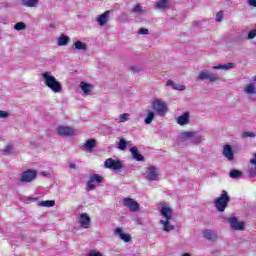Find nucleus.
I'll return each mask as SVG.
<instances>
[{
    "mask_svg": "<svg viewBox=\"0 0 256 256\" xmlns=\"http://www.w3.org/2000/svg\"><path fill=\"white\" fill-rule=\"evenodd\" d=\"M42 79L44 82V85L48 87V89L52 90L53 93H61L63 91V86L61 85V82L53 76V74L49 71L42 73Z\"/></svg>",
    "mask_w": 256,
    "mask_h": 256,
    "instance_id": "1",
    "label": "nucleus"
},
{
    "mask_svg": "<svg viewBox=\"0 0 256 256\" xmlns=\"http://www.w3.org/2000/svg\"><path fill=\"white\" fill-rule=\"evenodd\" d=\"M197 79L198 81H209V83H219V81H221V77L207 70L198 72Z\"/></svg>",
    "mask_w": 256,
    "mask_h": 256,
    "instance_id": "2",
    "label": "nucleus"
},
{
    "mask_svg": "<svg viewBox=\"0 0 256 256\" xmlns=\"http://www.w3.org/2000/svg\"><path fill=\"white\" fill-rule=\"evenodd\" d=\"M230 201L231 198L229 197V194L226 190H223L220 197L215 200V207L218 211H220V213H223Z\"/></svg>",
    "mask_w": 256,
    "mask_h": 256,
    "instance_id": "3",
    "label": "nucleus"
},
{
    "mask_svg": "<svg viewBox=\"0 0 256 256\" xmlns=\"http://www.w3.org/2000/svg\"><path fill=\"white\" fill-rule=\"evenodd\" d=\"M100 183H103V176L99 174L90 175L86 186L87 191H93Z\"/></svg>",
    "mask_w": 256,
    "mask_h": 256,
    "instance_id": "4",
    "label": "nucleus"
},
{
    "mask_svg": "<svg viewBox=\"0 0 256 256\" xmlns=\"http://www.w3.org/2000/svg\"><path fill=\"white\" fill-rule=\"evenodd\" d=\"M152 109L158 113L160 117H163L167 113V104L159 99L152 102Z\"/></svg>",
    "mask_w": 256,
    "mask_h": 256,
    "instance_id": "5",
    "label": "nucleus"
},
{
    "mask_svg": "<svg viewBox=\"0 0 256 256\" xmlns=\"http://www.w3.org/2000/svg\"><path fill=\"white\" fill-rule=\"evenodd\" d=\"M104 167L106 169H112L113 171H119V169H123V162L121 160H115L113 158H108L104 162Z\"/></svg>",
    "mask_w": 256,
    "mask_h": 256,
    "instance_id": "6",
    "label": "nucleus"
},
{
    "mask_svg": "<svg viewBox=\"0 0 256 256\" xmlns=\"http://www.w3.org/2000/svg\"><path fill=\"white\" fill-rule=\"evenodd\" d=\"M227 222L229 223L231 229L234 231H244L245 230V223L239 221L237 217H229L227 218Z\"/></svg>",
    "mask_w": 256,
    "mask_h": 256,
    "instance_id": "7",
    "label": "nucleus"
},
{
    "mask_svg": "<svg viewBox=\"0 0 256 256\" xmlns=\"http://www.w3.org/2000/svg\"><path fill=\"white\" fill-rule=\"evenodd\" d=\"M56 131L60 137H73V135H75V129L71 126L61 125L56 128Z\"/></svg>",
    "mask_w": 256,
    "mask_h": 256,
    "instance_id": "8",
    "label": "nucleus"
},
{
    "mask_svg": "<svg viewBox=\"0 0 256 256\" xmlns=\"http://www.w3.org/2000/svg\"><path fill=\"white\" fill-rule=\"evenodd\" d=\"M37 178V171L28 169L22 173L20 181L22 183H31L34 179Z\"/></svg>",
    "mask_w": 256,
    "mask_h": 256,
    "instance_id": "9",
    "label": "nucleus"
},
{
    "mask_svg": "<svg viewBox=\"0 0 256 256\" xmlns=\"http://www.w3.org/2000/svg\"><path fill=\"white\" fill-rule=\"evenodd\" d=\"M160 214L164 218V220L173 219V209L167 203H161Z\"/></svg>",
    "mask_w": 256,
    "mask_h": 256,
    "instance_id": "10",
    "label": "nucleus"
},
{
    "mask_svg": "<svg viewBox=\"0 0 256 256\" xmlns=\"http://www.w3.org/2000/svg\"><path fill=\"white\" fill-rule=\"evenodd\" d=\"M146 181H159V173L157 167L150 166L146 171Z\"/></svg>",
    "mask_w": 256,
    "mask_h": 256,
    "instance_id": "11",
    "label": "nucleus"
},
{
    "mask_svg": "<svg viewBox=\"0 0 256 256\" xmlns=\"http://www.w3.org/2000/svg\"><path fill=\"white\" fill-rule=\"evenodd\" d=\"M78 223L82 229H89L91 227V217H89V214L83 213L80 215Z\"/></svg>",
    "mask_w": 256,
    "mask_h": 256,
    "instance_id": "12",
    "label": "nucleus"
},
{
    "mask_svg": "<svg viewBox=\"0 0 256 256\" xmlns=\"http://www.w3.org/2000/svg\"><path fill=\"white\" fill-rule=\"evenodd\" d=\"M123 203L125 207H128V209H130V211H139V203H137L135 200L131 198H124Z\"/></svg>",
    "mask_w": 256,
    "mask_h": 256,
    "instance_id": "13",
    "label": "nucleus"
},
{
    "mask_svg": "<svg viewBox=\"0 0 256 256\" xmlns=\"http://www.w3.org/2000/svg\"><path fill=\"white\" fill-rule=\"evenodd\" d=\"M222 155H224V157L228 159V161H233V159H235V154L233 153V147H231V145L229 144L224 145Z\"/></svg>",
    "mask_w": 256,
    "mask_h": 256,
    "instance_id": "14",
    "label": "nucleus"
},
{
    "mask_svg": "<svg viewBox=\"0 0 256 256\" xmlns=\"http://www.w3.org/2000/svg\"><path fill=\"white\" fill-rule=\"evenodd\" d=\"M154 7L160 11H167L171 9V2H169V0H159L155 3Z\"/></svg>",
    "mask_w": 256,
    "mask_h": 256,
    "instance_id": "15",
    "label": "nucleus"
},
{
    "mask_svg": "<svg viewBox=\"0 0 256 256\" xmlns=\"http://www.w3.org/2000/svg\"><path fill=\"white\" fill-rule=\"evenodd\" d=\"M114 235L119 237L122 241H124V243H129V241H131V235L123 232L122 228H116L114 231Z\"/></svg>",
    "mask_w": 256,
    "mask_h": 256,
    "instance_id": "16",
    "label": "nucleus"
},
{
    "mask_svg": "<svg viewBox=\"0 0 256 256\" xmlns=\"http://www.w3.org/2000/svg\"><path fill=\"white\" fill-rule=\"evenodd\" d=\"M197 135V132L186 131L182 132L178 136V143H183V141H187V139H193Z\"/></svg>",
    "mask_w": 256,
    "mask_h": 256,
    "instance_id": "17",
    "label": "nucleus"
},
{
    "mask_svg": "<svg viewBox=\"0 0 256 256\" xmlns=\"http://www.w3.org/2000/svg\"><path fill=\"white\" fill-rule=\"evenodd\" d=\"M110 11H105L103 14L99 15L97 18V22L100 25V27H105L107 25V21H109V15Z\"/></svg>",
    "mask_w": 256,
    "mask_h": 256,
    "instance_id": "18",
    "label": "nucleus"
},
{
    "mask_svg": "<svg viewBox=\"0 0 256 256\" xmlns=\"http://www.w3.org/2000/svg\"><path fill=\"white\" fill-rule=\"evenodd\" d=\"M191 118L189 112H185L182 115L178 116L177 123L178 125H189V119Z\"/></svg>",
    "mask_w": 256,
    "mask_h": 256,
    "instance_id": "19",
    "label": "nucleus"
},
{
    "mask_svg": "<svg viewBox=\"0 0 256 256\" xmlns=\"http://www.w3.org/2000/svg\"><path fill=\"white\" fill-rule=\"evenodd\" d=\"M130 153L135 161H145V157L139 153V149L136 146L130 149Z\"/></svg>",
    "mask_w": 256,
    "mask_h": 256,
    "instance_id": "20",
    "label": "nucleus"
},
{
    "mask_svg": "<svg viewBox=\"0 0 256 256\" xmlns=\"http://www.w3.org/2000/svg\"><path fill=\"white\" fill-rule=\"evenodd\" d=\"M160 225H163V231L165 233H169V231H173L175 229V226L171 224V220H160Z\"/></svg>",
    "mask_w": 256,
    "mask_h": 256,
    "instance_id": "21",
    "label": "nucleus"
},
{
    "mask_svg": "<svg viewBox=\"0 0 256 256\" xmlns=\"http://www.w3.org/2000/svg\"><path fill=\"white\" fill-rule=\"evenodd\" d=\"M24 7L35 8L39 5V0H20Z\"/></svg>",
    "mask_w": 256,
    "mask_h": 256,
    "instance_id": "22",
    "label": "nucleus"
},
{
    "mask_svg": "<svg viewBox=\"0 0 256 256\" xmlns=\"http://www.w3.org/2000/svg\"><path fill=\"white\" fill-rule=\"evenodd\" d=\"M233 67H235V64L227 63V64H220V65H217V66H213V69L222 70V71H229V69H233Z\"/></svg>",
    "mask_w": 256,
    "mask_h": 256,
    "instance_id": "23",
    "label": "nucleus"
},
{
    "mask_svg": "<svg viewBox=\"0 0 256 256\" xmlns=\"http://www.w3.org/2000/svg\"><path fill=\"white\" fill-rule=\"evenodd\" d=\"M167 85L175 89L176 91H185V85L177 84L173 80H168Z\"/></svg>",
    "mask_w": 256,
    "mask_h": 256,
    "instance_id": "24",
    "label": "nucleus"
},
{
    "mask_svg": "<svg viewBox=\"0 0 256 256\" xmlns=\"http://www.w3.org/2000/svg\"><path fill=\"white\" fill-rule=\"evenodd\" d=\"M80 89H82L85 95H89V93H91V89H93V86L89 83L81 82Z\"/></svg>",
    "mask_w": 256,
    "mask_h": 256,
    "instance_id": "25",
    "label": "nucleus"
},
{
    "mask_svg": "<svg viewBox=\"0 0 256 256\" xmlns=\"http://www.w3.org/2000/svg\"><path fill=\"white\" fill-rule=\"evenodd\" d=\"M95 145H97V142L93 139H89L85 142L84 149H86V151H92Z\"/></svg>",
    "mask_w": 256,
    "mask_h": 256,
    "instance_id": "26",
    "label": "nucleus"
},
{
    "mask_svg": "<svg viewBox=\"0 0 256 256\" xmlns=\"http://www.w3.org/2000/svg\"><path fill=\"white\" fill-rule=\"evenodd\" d=\"M153 119H155V112L148 110L147 117L144 120L146 125H151L153 123Z\"/></svg>",
    "mask_w": 256,
    "mask_h": 256,
    "instance_id": "27",
    "label": "nucleus"
},
{
    "mask_svg": "<svg viewBox=\"0 0 256 256\" xmlns=\"http://www.w3.org/2000/svg\"><path fill=\"white\" fill-rule=\"evenodd\" d=\"M244 92L246 93V95H256V88H255V85H253V84H248V85L244 88Z\"/></svg>",
    "mask_w": 256,
    "mask_h": 256,
    "instance_id": "28",
    "label": "nucleus"
},
{
    "mask_svg": "<svg viewBox=\"0 0 256 256\" xmlns=\"http://www.w3.org/2000/svg\"><path fill=\"white\" fill-rule=\"evenodd\" d=\"M68 43H69V38L65 34H62L58 39V46L65 47V45H67Z\"/></svg>",
    "mask_w": 256,
    "mask_h": 256,
    "instance_id": "29",
    "label": "nucleus"
},
{
    "mask_svg": "<svg viewBox=\"0 0 256 256\" xmlns=\"http://www.w3.org/2000/svg\"><path fill=\"white\" fill-rule=\"evenodd\" d=\"M205 239H208V241H215L217 239V234L213 233L211 230H206L204 232Z\"/></svg>",
    "mask_w": 256,
    "mask_h": 256,
    "instance_id": "30",
    "label": "nucleus"
},
{
    "mask_svg": "<svg viewBox=\"0 0 256 256\" xmlns=\"http://www.w3.org/2000/svg\"><path fill=\"white\" fill-rule=\"evenodd\" d=\"M74 47L75 49H77V51H87V45L85 44V42L76 41L74 43Z\"/></svg>",
    "mask_w": 256,
    "mask_h": 256,
    "instance_id": "31",
    "label": "nucleus"
},
{
    "mask_svg": "<svg viewBox=\"0 0 256 256\" xmlns=\"http://www.w3.org/2000/svg\"><path fill=\"white\" fill-rule=\"evenodd\" d=\"M241 175H243V172H241L237 169H233L229 172V177L231 179H240Z\"/></svg>",
    "mask_w": 256,
    "mask_h": 256,
    "instance_id": "32",
    "label": "nucleus"
},
{
    "mask_svg": "<svg viewBox=\"0 0 256 256\" xmlns=\"http://www.w3.org/2000/svg\"><path fill=\"white\" fill-rule=\"evenodd\" d=\"M40 207H55V200H45L39 203Z\"/></svg>",
    "mask_w": 256,
    "mask_h": 256,
    "instance_id": "33",
    "label": "nucleus"
},
{
    "mask_svg": "<svg viewBox=\"0 0 256 256\" xmlns=\"http://www.w3.org/2000/svg\"><path fill=\"white\" fill-rule=\"evenodd\" d=\"M129 117H131L129 113L120 114L118 123H126V121H129Z\"/></svg>",
    "mask_w": 256,
    "mask_h": 256,
    "instance_id": "34",
    "label": "nucleus"
},
{
    "mask_svg": "<svg viewBox=\"0 0 256 256\" xmlns=\"http://www.w3.org/2000/svg\"><path fill=\"white\" fill-rule=\"evenodd\" d=\"M241 137H242V139H247V137L255 138L256 134H255V132L244 131V132L241 133Z\"/></svg>",
    "mask_w": 256,
    "mask_h": 256,
    "instance_id": "35",
    "label": "nucleus"
},
{
    "mask_svg": "<svg viewBox=\"0 0 256 256\" xmlns=\"http://www.w3.org/2000/svg\"><path fill=\"white\" fill-rule=\"evenodd\" d=\"M127 147V141H125V138H121L118 143V149L120 151H125V148Z\"/></svg>",
    "mask_w": 256,
    "mask_h": 256,
    "instance_id": "36",
    "label": "nucleus"
},
{
    "mask_svg": "<svg viewBox=\"0 0 256 256\" xmlns=\"http://www.w3.org/2000/svg\"><path fill=\"white\" fill-rule=\"evenodd\" d=\"M25 23H23V22H18V23H16L15 25H14V29L16 30V31H23V29H25Z\"/></svg>",
    "mask_w": 256,
    "mask_h": 256,
    "instance_id": "37",
    "label": "nucleus"
},
{
    "mask_svg": "<svg viewBox=\"0 0 256 256\" xmlns=\"http://www.w3.org/2000/svg\"><path fill=\"white\" fill-rule=\"evenodd\" d=\"M132 13H143V6H141L140 4L136 5L132 9Z\"/></svg>",
    "mask_w": 256,
    "mask_h": 256,
    "instance_id": "38",
    "label": "nucleus"
},
{
    "mask_svg": "<svg viewBox=\"0 0 256 256\" xmlns=\"http://www.w3.org/2000/svg\"><path fill=\"white\" fill-rule=\"evenodd\" d=\"M193 139H194L193 142H194L196 145L199 144V143H203V141H204L203 137L197 136V134H195V136H194Z\"/></svg>",
    "mask_w": 256,
    "mask_h": 256,
    "instance_id": "39",
    "label": "nucleus"
},
{
    "mask_svg": "<svg viewBox=\"0 0 256 256\" xmlns=\"http://www.w3.org/2000/svg\"><path fill=\"white\" fill-rule=\"evenodd\" d=\"M216 21L218 23H221V21H223V11H220L216 14Z\"/></svg>",
    "mask_w": 256,
    "mask_h": 256,
    "instance_id": "40",
    "label": "nucleus"
},
{
    "mask_svg": "<svg viewBox=\"0 0 256 256\" xmlns=\"http://www.w3.org/2000/svg\"><path fill=\"white\" fill-rule=\"evenodd\" d=\"M87 256H103L101 252H97L95 250H91Z\"/></svg>",
    "mask_w": 256,
    "mask_h": 256,
    "instance_id": "41",
    "label": "nucleus"
},
{
    "mask_svg": "<svg viewBox=\"0 0 256 256\" xmlns=\"http://www.w3.org/2000/svg\"><path fill=\"white\" fill-rule=\"evenodd\" d=\"M139 35H149V30L148 29H145V28H141L139 31H138Z\"/></svg>",
    "mask_w": 256,
    "mask_h": 256,
    "instance_id": "42",
    "label": "nucleus"
},
{
    "mask_svg": "<svg viewBox=\"0 0 256 256\" xmlns=\"http://www.w3.org/2000/svg\"><path fill=\"white\" fill-rule=\"evenodd\" d=\"M9 117V113L0 110V119H7Z\"/></svg>",
    "mask_w": 256,
    "mask_h": 256,
    "instance_id": "43",
    "label": "nucleus"
},
{
    "mask_svg": "<svg viewBox=\"0 0 256 256\" xmlns=\"http://www.w3.org/2000/svg\"><path fill=\"white\" fill-rule=\"evenodd\" d=\"M4 153H8V154L13 153V146L11 145L6 146L4 149Z\"/></svg>",
    "mask_w": 256,
    "mask_h": 256,
    "instance_id": "44",
    "label": "nucleus"
},
{
    "mask_svg": "<svg viewBox=\"0 0 256 256\" xmlns=\"http://www.w3.org/2000/svg\"><path fill=\"white\" fill-rule=\"evenodd\" d=\"M251 165L254 167V171H256V153L254 154V157L250 160ZM256 175V172H255Z\"/></svg>",
    "mask_w": 256,
    "mask_h": 256,
    "instance_id": "45",
    "label": "nucleus"
},
{
    "mask_svg": "<svg viewBox=\"0 0 256 256\" xmlns=\"http://www.w3.org/2000/svg\"><path fill=\"white\" fill-rule=\"evenodd\" d=\"M248 5H250V7L256 8V0H248Z\"/></svg>",
    "mask_w": 256,
    "mask_h": 256,
    "instance_id": "46",
    "label": "nucleus"
},
{
    "mask_svg": "<svg viewBox=\"0 0 256 256\" xmlns=\"http://www.w3.org/2000/svg\"><path fill=\"white\" fill-rule=\"evenodd\" d=\"M70 169H77V165L75 163L69 164Z\"/></svg>",
    "mask_w": 256,
    "mask_h": 256,
    "instance_id": "47",
    "label": "nucleus"
},
{
    "mask_svg": "<svg viewBox=\"0 0 256 256\" xmlns=\"http://www.w3.org/2000/svg\"><path fill=\"white\" fill-rule=\"evenodd\" d=\"M194 27H199V22H193Z\"/></svg>",
    "mask_w": 256,
    "mask_h": 256,
    "instance_id": "48",
    "label": "nucleus"
},
{
    "mask_svg": "<svg viewBox=\"0 0 256 256\" xmlns=\"http://www.w3.org/2000/svg\"><path fill=\"white\" fill-rule=\"evenodd\" d=\"M251 175H255V173L251 172Z\"/></svg>",
    "mask_w": 256,
    "mask_h": 256,
    "instance_id": "49",
    "label": "nucleus"
}]
</instances>
